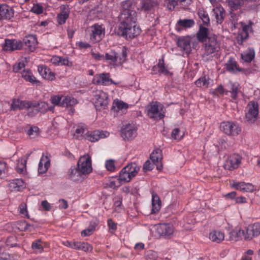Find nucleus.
Here are the masks:
<instances>
[{"label": "nucleus", "mask_w": 260, "mask_h": 260, "mask_svg": "<svg viewBox=\"0 0 260 260\" xmlns=\"http://www.w3.org/2000/svg\"><path fill=\"white\" fill-rule=\"evenodd\" d=\"M118 17V34L126 39H133L140 34L141 29L136 27L137 13L129 0L122 2Z\"/></svg>", "instance_id": "1"}, {"label": "nucleus", "mask_w": 260, "mask_h": 260, "mask_svg": "<svg viewBox=\"0 0 260 260\" xmlns=\"http://www.w3.org/2000/svg\"><path fill=\"white\" fill-rule=\"evenodd\" d=\"M150 160H147L143 165V170L144 172L151 171L154 165L159 170H161L162 168V153L161 150L159 149H155L150 154Z\"/></svg>", "instance_id": "2"}, {"label": "nucleus", "mask_w": 260, "mask_h": 260, "mask_svg": "<svg viewBox=\"0 0 260 260\" xmlns=\"http://www.w3.org/2000/svg\"><path fill=\"white\" fill-rule=\"evenodd\" d=\"M140 170L135 162H132L124 167L119 172V180L121 182H129Z\"/></svg>", "instance_id": "3"}, {"label": "nucleus", "mask_w": 260, "mask_h": 260, "mask_svg": "<svg viewBox=\"0 0 260 260\" xmlns=\"http://www.w3.org/2000/svg\"><path fill=\"white\" fill-rule=\"evenodd\" d=\"M127 54L125 47H123L121 51L116 52L114 51L106 53L104 59L110 61L111 63L119 66L123 63L126 60Z\"/></svg>", "instance_id": "4"}, {"label": "nucleus", "mask_w": 260, "mask_h": 260, "mask_svg": "<svg viewBox=\"0 0 260 260\" xmlns=\"http://www.w3.org/2000/svg\"><path fill=\"white\" fill-rule=\"evenodd\" d=\"M89 39L93 43L100 41L105 36V29L98 23L91 26L88 30Z\"/></svg>", "instance_id": "5"}, {"label": "nucleus", "mask_w": 260, "mask_h": 260, "mask_svg": "<svg viewBox=\"0 0 260 260\" xmlns=\"http://www.w3.org/2000/svg\"><path fill=\"white\" fill-rule=\"evenodd\" d=\"M220 130L230 136H237L241 132V128L237 123L233 121H223L220 125Z\"/></svg>", "instance_id": "6"}, {"label": "nucleus", "mask_w": 260, "mask_h": 260, "mask_svg": "<svg viewBox=\"0 0 260 260\" xmlns=\"http://www.w3.org/2000/svg\"><path fill=\"white\" fill-rule=\"evenodd\" d=\"M94 105L96 109L101 110L105 109L108 104L107 94L102 90H96L93 92Z\"/></svg>", "instance_id": "7"}, {"label": "nucleus", "mask_w": 260, "mask_h": 260, "mask_svg": "<svg viewBox=\"0 0 260 260\" xmlns=\"http://www.w3.org/2000/svg\"><path fill=\"white\" fill-rule=\"evenodd\" d=\"M204 44V54L208 56L219 50L220 44L217 41V38L215 36H209L208 40L205 42Z\"/></svg>", "instance_id": "8"}, {"label": "nucleus", "mask_w": 260, "mask_h": 260, "mask_svg": "<svg viewBox=\"0 0 260 260\" xmlns=\"http://www.w3.org/2000/svg\"><path fill=\"white\" fill-rule=\"evenodd\" d=\"M137 127L135 124L128 123L121 129V136L125 141H131L137 136Z\"/></svg>", "instance_id": "9"}, {"label": "nucleus", "mask_w": 260, "mask_h": 260, "mask_svg": "<svg viewBox=\"0 0 260 260\" xmlns=\"http://www.w3.org/2000/svg\"><path fill=\"white\" fill-rule=\"evenodd\" d=\"M245 240L250 241L260 236V222L250 224L245 227Z\"/></svg>", "instance_id": "10"}, {"label": "nucleus", "mask_w": 260, "mask_h": 260, "mask_svg": "<svg viewBox=\"0 0 260 260\" xmlns=\"http://www.w3.org/2000/svg\"><path fill=\"white\" fill-rule=\"evenodd\" d=\"M77 168L84 175H87L91 172V159L88 154L81 156L77 163Z\"/></svg>", "instance_id": "11"}, {"label": "nucleus", "mask_w": 260, "mask_h": 260, "mask_svg": "<svg viewBox=\"0 0 260 260\" xmlns=\"http://www.w3.org/2000/svg\"><path fill=\"white\" fill-rule=\"evenodd\" d=\"M159 103L152 102L146 107L147 115L154 120H160L162 118V114L159 110Z\"/></svg>", "instance_id": "12"}, {"label": "nucleus", "mask_w": 260, "mask_h": 260, "mask_svg": "<svg viewBox=\"0 0 260 260\" xmlns=\"http://www.w3.org/2000/svg\"><path fill=\"white\" fill-rule=\"evenodd\" d=\"M23 45V42L19 40L5 39V43L2 45V49L5 51L11 52L21 50Z\"/></svg>", "instance_id": "13"}, {"label": "nucleus", "mask_w": 260, "mask_h": 260, "mask_svg": "<svg viewBox=\"0 0 260 260\" xmlns=\"http://www.w3.org/2000/svg\"><path fill=\"white\" fill-rule=\"evenodd\" d=\"M248 112L246 113L245 118L247 121L254 122L256 121L258 114V105L254 101L250 102L247 105Z\"/></svg>", "instance_id": "14"}, {"label": "nucleus", "mask_w": 260, "mask_h": 260, "mask_svg": "<svg viewBox=\"0 0 260 260\" xmlns=\"http://www.w3.org/2000/svg\"><path fill=\"white\" fill-rule=\"evenodd\" d=\"M241 159L242 157L237 154L231 155L224 164V169L232 171L238 168L241 164Z\"/></svg>", "instance_id": "15"}, {"label": "nucleus", "mask_w": 260, "mask_h": 260, "mask_svg": "<svg viewBox=\"0 0 260 260\" xmlns=\"http://www.w3.org/2000/svg\"><path fill=\"white\" fill-rule=\"evenodd\" d=\"M109 133L107 131L95 130L88 132L86 134V139L91 142H95L100 139H104L109 136Z\"/></svg>", "instance_id": "16"}, {"label": "nucleus", "mask_w": 260, "mask_h": 260, "mask_svg": "<svg viewBox=\"0 0 260 260\" xmlns=\"http://www.w3.org/2000/svg\"><path fill=\"white\" fill-rule=\"evenodd\" d=\"M83 173H81L80 170L75 166L72 167L68 171L69 178L75 182H81L84 180Z\"/></svg>", "instance_id": "17"}, {"label": "nucleus", "mask_w": 260, "mask_h": 260, "mask_svg": "<svg viewBox=\"0 0 260 260\" xmlns=\"http://www.w3.org/2000/svg\"><path fill=\"white\" fill-rule=\"evenodd\" d=\"M191 38L188 37H181L177 39V44L182 50L185 51L187 54H188L191 50Z\"/></svg>", "instance_id": "18"}, {"label": "nucleus", "mask_w": 260, "mask_h": 260, "mask_svg": "<svg viewBox=\"0 0 260 260\" xmlns=\"http://www.w3.org/2000/svg\"><path fill=\"white\" fill-rule=\"evenodd\" d=\"M13 9L6 4H0V16L5 20H10L14 17Z\"/></svg>", "instance_id": "19"}, {"label": "nucleus", "mask_w": 260, "mask_h": 260, "mask_svg": "<svg viewBox=\"0 0 260 260\" xmlns=\"http://www.w3.org/2000/svg\"><path fill=\"white\" fill-rule=\"evenodd\" d=\"M231 186L236 189L245 192H252L256 189L255 187L252 184L246 183L244 182L233 181L231 184Z\"/></svg>", "instance_id": "20"}, {"label": "nucleus", "mask_w": 260, "mask_h": 260, "mask_svg": "<svg viewBox=\"0 0 260 260\" xmlns=\"http://www.w3.org/2000/svg\"><path fill=\"white\" fill-rule=\"evenodd\" d=\"M38 71L40 75L45 79L52 81L55 79V73L46 65H39Z\"/></svg>", "instance_id": "21"}, {"label": "nucleus", "mask_w": 260, "mask_h": 260, "mask_svg": "<svg viewBox=\"0 0 260 260\" xmlns=\"http://www.w3.org/2000/svg\"><path fill=\"white\" fill-rule=\"evenodd\" d=\"M226 86V94L228 92L231 93V96L234 100H236L238 98V94L240 92L239 85L238 83H233L231 81H229L225 85Z\"/></svg>", "instance_id": "22"}, {"label": "nucleus", "mask_w": 260, "mask_h": 260, "mask_svg": "<svg viewBox=\"0 0 260 260\" xmlns=\"http://www.w3.org/2000/svg\"><path fill=\"white\" fill-rule=\"evenodd\" d=\"M194 25V21L193 19H179L176 25V29L178 31H181L184 29L189 28Z\"/></svg>", "instance_id": "23"}, {"label": "nucleus", "mask_w": 260, "mask_h": 260, "mask_svg": "<svg viewBox=\"0 0 260 260\" xmlns=\"http://www.w3.org/2000/svg\"><path fill=\"white\" fill-rule=\"evenodd\" d=\"M60 9V12L57 16V21L59 25H62L69 18L70 11L68 6H62Z\"/></svg>", "instance_id": "24"}, {"label": "nucleus", "mask_w": 260, "mask_h": 260, "mask_svg": "<svg viewBox=\"0 0 260 260\" xmlns=\"http://www.w3.org/2000/svg\"><path fill=\"white\" fill-rule=\"evenodd\" d=\"M109 73H102L96 75L93 79V83L98 85H109L110 80Z\"/></svg>", "instance_id": "25"}, {"label": "nucleus", "mask_w": 260, "mask_h": 260, "mask_svg": "<svg viewBox=\"0 0 260 260\" xmlns=\"http://www.w3.org/2000/svg\"><path fill=\"white\" fill-rule=\"evenodd\" d=\"M212 12L215 16L216 22L218 24H221L225 16V12L223 8L220 5L214 8Z\"/></svg>", "instance_id": "26"}, {"label": "nucleus", "mask_w": 260, "mask_h": 260, "mask_svg": "<svg viewBox=\"0 0 260 260\" xmlns=\"http://www.w3.org/2000/svg\"><path fill=\"white\" fill-rule=\"evenodd\" d=\"M50 161L47 156L43 154L39 164L38 172L39 174L45 173L50 167Z\"/></svg>", "instance_id": "27"}, {"label": "nucleus", "mask_w": 260, "mask_h": 260, "mask_svg": "<svg viewBox=\"0 0 260 260\" xmlns=\"http://www.w3.org/2000/svg\"><path fill=\"white\" fill-rule=\"evenodd\" d=\"M23 42L25 46L27 47L30 51H33L37 45V40L35 36L29 35L26 36L23 39Z\"/></svg>", "instance_id": "28"}, {"label": "nucleus", "mask_w": 260, "mask_h": 260, "mask_svg": "<svg viewBox=\"0 0 260 260\" xmlns=\"http://www.w3.org/2000/svg\"><path fill=\"white\" fill-rule=\"evenodd\" d=\"M29 155L30 154H28L26 157H21L17 160L16 170L18 173L20 174H24L26 173L27 159Z\"/></svg>", "instance_id": "29"}, {"label": "nucleus", "mask_w": 260, "mask_h": 260, "mask_svg": "<svg viewBox=\"0 0 260 260\" xmlns=\"http://www.w3.org/2000/svg\"><path fill=\"white\" fill-rule=\"evenodd\" d=\"M161 201L159 197L156 194L153 193L152 195V209L151 214H155L160 209Z\"/></svg>", "instance_id": "30"}, {"label": "nucleus", "mask_w": 260, "mask_h": 260, "mask_svg": "<svg viewBox=\"0 0 260 260\" xmlns=\"http://www.w3.org/2000/svg\"><path fill=\"white\" fill-rule=\"evenodd\" d=\"M141 9L142 11L148 12L157 5L155 0H142L140 3Z\"/></svg>", "instance_id": "31"}, {"label": "nucleus", "mask_w": 260, "mask_h": 260, "mask_svg": "<svg viewBox=\"0 0 260 260\" xmlns=\"http://www.w3.org/2000/svg\"><path fill=\"white\" fill-rule=\"evenodd\" d=\"M209 238L212 242L219 243L224 240V234L220 231H213L210 233Z\"/></svg>", "instance_id": "32"}, {"label": "nucleus", "mask_w": 260, "mask_h": 260, "mask_svg": "<svg viewBox=\"0 0 260 260\" xmlns=\"http://www.w3.org/2000/svg\"><path fill=\"white\" fill-rule=\"evenodd\" d=\"M243 61L250 62L255 57V51L253 48H248L241 54Z\"/></svg>", "instance_id": "33"}, {"label": "nucleus", "mask_w": 260, "mask_h": 260, "mask_svg": "<svg viewBox=\"0 0 260 260\" xmlns=\"http://www.w3.org/2000/svg\"><path fill=\"white\" fill-rule=\"evenodd\" d=\"M24 182L22 179H15L9 183V187L12 191H18L24 187Z\"/></svg>", "instance_id": "34"}, {"label": "nucleus", "mask_w": 260, "mask_h": 260, "mask_svg": "<svg viewBox=\"0 0 260 260\" xmlns=\"http://www.w3.org/2000/svg\"><path fill=\"white\" fill-rule=\"evenodd\" d=\"M226 69L228 71L231 73L240 72L242 70L239 67L237 62L233 58H230L226 63Z\"/></svg>", "instance_id": "35"}, {"label": "nucleus", "mask_w": 260, "mask_h": 260, "mask_svg": "<svg viewBox=\"0 0 260 260\" xmlns=\"http://www.w3.org/2000/svg\"><path fill=\"white\" fill-rule=\"evenodd\" d=\"M99 224V221L93 220L90 222L88 227L81 232V235L83 237L91 235L95 231L96 227Z\"/></svg>", "instance_id": "36"}, {"label": "nucleus", "mask_w": 260, "mask_h": 260, "mask_svg": "<svg viewBox=\"0 0 260 260\" xmlns=\"http://www.w3.org/2000/svg\"><path fill=\"white\" fill-rule=\"evenodd\" d=\"M212 81L209 76H204L198 79L194 83L198 87L208 88Z\"/></svg>", "instance_id": "37"}, {"label": "nucleus", "mask_w": 260, "mask_h": 260, "mask_svg": "<svg viewBox=\"0 0 260 260\" xmlns=\"http://www.w3.org/2000/svg\"><path fill=\"white\" fill-rule=\"evenodd\" d=\"M208 29L200 25V29L197 33V38L199 42H204L208 40Z\"/></svg>", "instance_id": "38"}, {"label": "nucleus", "mask_w": 260, "mask_h": 260, "mask_svg": "<svg viewBox=\"0 0 260 260\" xmlns=\"http://www.w3.org/2000/svg\"><path fill=\"white\" fill-rule=\"evenodd\" d=\"M174 233V228L171 223H164V238L170 239Z\"/></svg>", "instance_id": "39"}, {"label": "nucleus", "mask_w": 260, "mask_h": 260, "mask_svg": "<svg viewBox=\"0 0 260 260\" xmlns=\"http://www.w3.org/2000/svg\"><path fill=\"white\" fill-rule=\"evenodd\" d=\"M77 103V100L75 98L68 95L64 96L62 100V107H71L74 106Z\"/></svg>", "instance_id": "40"}, {"label": "nucleus", "mask_w": 260, "mask_h": 260, "mask_svg": "<svg viewBox=\"0 0 260 260\" xmlns=\"http://www.w3.org/2000/svg\"><path fill=\"white\" fill-rule=\"evenodd\" d=\"M75 249L82 250L85 252H88L91 251L92 250V247L88 243L76 241Z\"/></svg>", "instance_id": "41"}, {"label": "nucleus", "mask_w": 260, "mask_h": 260, "mask_svg": "<svg viewBox=\"0 0 260 260\" xmlns=\"http://www.w3.org/2000/svg\"><path fill=\"white\" fill-rule=\"evenodd\" d=\"M22 77L26 81L32 84L38 83L39 81L36 79L29 70H23L21 73Z\"/></svg>", "instance_id": "42"}, {"label": "nucleus", "mask_w": 260, "mask_h": 260, "mask_svg": "<svg viewBox=\"0 0 260 260\" xmlns=\"http://www.w3.org/2000/svg\"><path fill=\"white\" fill-rule=\"evenodd\" d=\"M198 14L205 25H208L210 24L209 17L207 12L204 9H199Z\"/></svg>", "instance_id": "43"}, {"label": "nucleus", "mask_w": 260, "mask_h": 260, "mask_svg": "<svg viewBox=\"0 0 260 260\" xmlns=\"http://www.w3.org/2000/svg\"><path fill=\"white\" fill-rule=\"evenodd\" d=\"M28 104L29 106L26 109L27 110V114L31 117L34 116L38 113L36 102L29 101Z\"/></svg>", "instance_id": "44"}, {"label": "nucleus", "mask_w": 260, "mask_h": 260, "mask_svg": "<svg viewBox=\"0 0 260 260\" xmlns=\"http://www.w3.org/2000/svg\"><path fill=\"white\" fill-rule=\"evenodd\" d=\"M31 248L36 253H41L44 250L42 241L38 239L34 241L31 244Z\"/></svg>", "instance_id": "45"}, {"label": "nucleus", "mask_w": 260, "mask_h": 260, "mask_svg": "<svg viewBox=\"0 0 260 260\" xmlns=\"http://www.w3.org/2000/svg\"><path fill=\"white\" fill-rule=\"evenodd\" d=\"M36 104L37 107L38 113L41 112L44 113L49 110H51V108L49 107L48 104L46 102H36Z\"/></svg>", "instance_id": "46"}, {"label": "nucleus", "mask_w": 260, "mask_h": 260, "mask_svg": "<svg viewBox=\"0 0 260 260\" xmlns=\"http://www.w3.org/2000/svg\"><path fill=\"white\" fill-rule=\"evenodd\" d=\"M243 2L241 0H229L228 5L233 11L240 8L242 5Z\"/></svg>", "instance_id": "47"}, {"label": "nucleus", "mask_w": 260, "mask_h": 260, "mask_svg": "<svg viewBox=\"0 0 260 260\" xmlns=\"http://www.w3.org/2000/svg\"><path fill=\"white\" fill-rule=\"evenodd\" d=\"M113 105V107H116L118 110L126 109L128 107V105L127 103L118 99H116L114 101Z\"/></svg>", "instance_id": "48"}, {"label": "nucleus", "mask_w": 260, "mask_h": 260, "mask_svg": "<svg viewBox=\"0 0 260 260\" xmlns=\"http://www.w3.org/2000/svg\"><path fill=\"white\" fill-rule=\"evenodd\" d=\"M153 232L154 236L160 238L162 235V227L161 223L155 224L153 228Z\"/></svg>", "instance_id": "49"}, {"label": "nucleus", "mask_w": 260, "mask_h": 260, "mask_svg": "<svg viewBox=\"0 0 260 260\" xmlns=\"http://www.w3.org/2000/svg\"><path fill=\"white\" fill-rule=\"evenodd\" d=\"M19 229L22 231H31L33 225L28 223L25 221H22L18 224Z\"/></svg>", "instance_id": "50"}, {"label": "nucleus", "mask_w": 260, "mask_h": 260, "mask_svg": "<svg viewBox=\"0 0 260 260\" xmlns=\"http://www.w3.org/2000/svg\"><path fill=\"white\" fill-rule=\"evenodd\" d=\"M171 136L173 139L180 141L183 137V133H181L179 128H175L172 131L171 133Z\"/></svg>", "instance_id": "51"}, {"label": "nucleus", "mask_w": 260, "mask_h": 260, "mask_svg": "<svg viewBox=\"0 0 260 260\" xmlns=\"http://www.w3.org/2000/svg\"><path fill=\"white\" fill-rule=\"evenodd\" d=\"M39 134V129L37 126L30 127L27 131V134L31 138H36Z\"/></svg>", "instance_id": "52"}, {"label": "nucleus", "mask_w": 260, "mask_h": 260, "mask_svg": "<svg viewBox=\"0 0 260 260\" xmlns=\"http://www.w3.org/2000/svg\"><path fill=\"white\" fill-rule=\"evenodd\" d=\"M62 96L53 95L50 98L51 103L55 106L62 107Z\"/></svg>", "instance_id": "53"}, {"label": "nucleus", "mask_w": 260, "mask_h": 260, "mask_svg": "<svg viewBox=\"0 0 260 260\" xmlns=\"http://www.w3.org/2000/svg\"><path fill=\"white\" fill-rule=\"evenodd\" d=\"M235 232L237 234V240L243 239L245 240V235L246 234L245 229L242 230L240 228H236L235 229Z\"/></svg>", "instance_id": "54"}, {"label": "nucleus", "mask_w": 260, "mask_h": 260, "mask_svg": "<svg viewBox=\"0 0 260 260\" xmlns=\"http://www.w3.org/2000/svg\"><path fill=\"white\" fill-rule=\"evenodd\" d=\"M19 208L20 213L28 218L29 215L27 210L26 204L24 203H21L19 205Z\"/></svg>", "instance_id": "55"}, {"label": "nucleus", "mask_w": 260, "mask_h": 260, "mask_svg": "<svg viewBox=\"0 0 260 260\" xmlns=\"http://www.w3.org/2000/svg\"><path fill=\"white\" fill-rule=\"evenodd\" d=\"M31 11L32 12L37 14H40L43 12V7L39 4H34Z\"/></svg>", "instance_id": "56"}, {"label": "nucleus", "mask_w": 260, "mask_h": 260, "mask_svg": "<svg viewBox=\"0 0 260 260\" xmlns=\"http://www.w3.org/2000/svg\"><path fill=\"white\" fill-rule=\"evenodd\" d=\"M106 169L109 171H113L115 170L114 162L112 160H107L105 163Z\"/></svg>", "instance_id": "57"}, {"label": "nucleus", "mask_w": 260, "mask_h": 260, "mask_svg": "<svg viewBox=\"0 0 260 260\" xmlns=\"http://www.w3.org/2000/svg\"><path fill=\"white\" fill-rule=\"evenodd\" d=\"M249 35L245 33V35L243 34H239L237 37V41L238 44L242 45L243 41L247 39Z\"/></svg>", "instance_id": "58"}, {"label": "nucleus", "mask_w": 260, "mask_h": 260, "mask_svg": "<svg viewBox=\"0 0 260 260\" xmlns=\"http://www.w3.org/2000/svg\"><path fill=\"white\" fill-rule=\"evenodd\" d=\"M25 67V63L23 61L19 62L15 64L13 66V71L14 72H18L20 70Z\"/></svg>", "instance_id": "59"}, {"label": "nucleus", "mask_w": 260, "mask_h": 260, "mask_svg": "<svg viewBox=\"0 0 260 260\" xmlns=\"http://www.w3.org/2000/svg\"><path fill=\"white\" fill-rule=\"evenodd\" d=\"M107 222L109 228V231H116L117 229V224L115 222H114L111 219H109Z\"/></svg>", "instance_id": "60"}, {"label": "nucleus", "mask_w": 260, "mask_h": 260, "mask_svg": "<svg viewBox=\"0 0 260 260\" xmlns=\"http://www.w3.org/2000/svg\"><path fill=\"white\" fill-rule=\"evenodd\" d=\"M60 65L62 66H67L68 67H71L72 66V62L70 61L68 58L60 57Z\"/></svg>", "instance_id": "61"}, {"label": "nucleus", "mask_w": 260, "mask_h": 260, "mask_svg": "<svg viewBox=\"0 0 260 260\" xmlns=\"http://www.w3.org/2000/svg\"><path fill=\"white\" fill-rule=\"evenodd\" d=\"M153 71H158V73L161 74L162 73V62H161V60H159V62L157 66H155L153 68Z\"/></svg>", "instance_id": "62"}, {"label": "nucleus", "mask_w": 260, "mask_h": 260, "mask_svg": "<svg viewBox=\"0 0 260 260\" xmlns=\"http://www.w3.org/2000/svg\"><path fill=\"white\" fill-rule=\"evenodd\" d=\"M29 102V101L19 100L20 103H19V104L18 107V109L22 110V109H26L27 106H29V104H28Z\"/></svg>", "instance_id": "63"}, {"label": "nucleus", "mask_w": 260, "mask_h": 260, "mask_svg": "<svg viewBox=\"0 0 260 260\" xmlns=\"http://www.w3.org/2000/svg\"><path fill=\"white\" fill-rule=\"evenodd\" d=\"M60 57L58 56H53L50 59V62L55 65H60Z\"/></svg>", "instance_id": "64"}]
</instances>
